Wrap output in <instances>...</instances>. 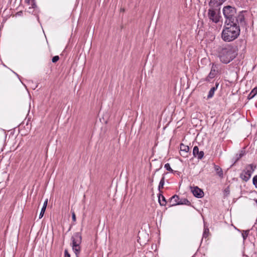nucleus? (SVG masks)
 Masks as SVG:
<instances>
[{
	"label": "nucleus",
	"instance_id": "1",
	"mask_svg": "<svg viewBox=\"0 0 257 257\" xmlns=\"http://www.w3.org/2000/svg\"><path fill=\"white\" fill-rule=\"evenodd\" d=\"M216 52L221 62L228 64L237 55L235 48L229 44H222L217 46Z\"/></svg>",
	"mask_w": 257,
	"mask_h": 257
},
{
	"label": "nucleus",
	"instance_id": "2",
	"mask_svg": "<svg viewBox=\"0 0 257 257\" xmlns=\"http://www.w3.org/2000/svg\"><path fill=\"white\" fill-rule=\"evenodd\" d=\"M221 33V38L225 42H231L236 39L240 34L239 26L232 24H225Z\"/></svg>",
	"mask_w": 257,
	"mask_h": 257
},
{
	"label": "nucleus",
	"instance_id": "3",
	"mask_svg": "<svg viewBox=\"0 0 257 257\" xmlns=\"http://www.w3.org/2000/svg\"><path fill=\"white\" fill-rule=\"evenodd\" d=\"M71 246L76 257H78L81 250V243L82 242V235L80 232H76L71 236Z\"/></svg>",
	"mask_w": 257,
	"mask_h": 257
},
{
	"label": "nucleus",
	"instance_id": "4",
	"mask_svg": "<svg viewBox=\"0 0 257 257\" xmlns=\"http://www.w3.org/2000/svg\"><path fill=\"white\" fill-rule=\"evenodd\" d=\"M236 13V9L230 6H227L223 9V14L226 19L225 24H231L233 23L234 17Z\"/></svg>",
	"mask_w": 257,
	"mask_h": 257
},
{
	"label": "nucleus",
	"instance_id": "5",
	"mask_svg": "<svg viewBox=\"0 0 257 257\" xmlns=\"http://www.w3.org/2000/svg\"><path fill=\"white\" fill-rule=\"evenodd\" d=\"M214 8L210 7L208 11V17L210 21L214 23H217L219 21L220 16L214 10Z\"/></svg>",
	"mask_w": 257,
	"mask_h": 257
},
{
	"label": "nucleus",
	"instance_id": "6",
	"mask_svg": "<svg viewBox=\"0 0 257 257\" xmlns=\"http://www.w3.org/2000/svg\"><path fill=\"white\" fill-rule=\"evenodd\" d=\"M218 72V67L217 64L212 63L211 71L208 74V76L206 78V81H209L211 79H212L215 77L216 74Z\"/></svg>",
	"mask_w": 257,
	"mask_h": 257
},
{
	"label": "nucleus",
	"instance_id": "7",
	"mask_svg": "<svg viewBox=\"0 0 257 257\" xmlns=\"http://www.w3.org/2000/svg\"><path fill=\"white\" fill-rule=\"evenodd\" d=\"M244 23V16L242 12H240L237 16H235L233 23L231 24H233V25L239 26V24L243 25Z\"/></svg>",
	"mask_w": 257,
	"mask_h": 257
},
{
	"label": "nucleus",
	"instance_id": "8",
	"mask_svg": "<svg viewBox=\"0 0 257 257\" xmlns=\"http://www.w3.org/2000/svg\"><path fill=\"white\" fill-rule=\"evenodd\" d=\"M251 174L250 171L246 169L240 174V177L243 181L247 182L250 179Z\"/></svg>",
	"mask_w": 257,
	"mask_h": 257
},
{
	"label": "nucleus",
	"instance_id": "9",
	"mask_svg": "<svg viewBox=\"0 0 257 257\" xmlns=\"http://www.w3.org/2000/svg\"><path fill=\"white\" fill-rule=\"evenodd\" d=\"M189 146H180V154L183 157H187L189 151Z\"/></svg>",
	"mask_w": 257,
	"mask_h": 257
},
{
	"label": "nucleus",
	"instance_id": "10",
	"mask_svg": "<svg viewBox=\"0 0 257 257\" xmlns=\"http://www.w3.org/2000/svg\"><path fill=\"white\" fill-rule=\"evenodd\" d=\"M226 0H210L209 6L212 8H216L221 5Z\"/></svg>",
	"mask_w": 257,
	"mask_h": 257
},
{
	"label": "nucleus",
	"instance_id": "11",
	"mask_svg": "<svg viewBox=\"0 0 257 257\" xmlns=\"http://www.w3.org/2000/svg\"><path fill=\"white\" fill-rule=\"evenodd\" d=\"M193 155L195 157H197L198 159H201L204 156V152L199 151L197 146H195L193 150Z\"/></svg>",
	"mask_w": 257,
	"mask_h": 257
},
{
	"label": "nucleus",
	"instance_id": "12",
	"mask_svg": "<svg viewBox=\"0 0 257 257\" xmlns=\"http://www.w3.org/2000/svg\"><path fill=\"white\" fill-rule=\"evenodd\" d=\"M192 193L195 197L198 198H201L204 195V192L203 191L199 189L198 187L194 188V189L192 190Z\"/></svg>",
	"mask_w": 257,
	"mask_h": 257
},
{
	"label": "nucleus",
	"instance_id": "13",
	"mask_svg": "<svg viewBox=\"0 0 257 257\" xmlns=\"http://www.w3.org/2000/svg\"><path fill=\"white\" fill-rule=\"evenodd\" d=\"M179 196L177 195H175L173 196L170 200V206H175L177 205H179Z\"/></svg>",
	"mask_w": 257,
	"mask_h": 257
},
{
	"label": "nucleus",
	"instance_id": "14",
	"mask_svg": "<svg viewBox=\"0 0 257 257\" xmlns=\"http://www.w3.org/2000/svg\"><path fill=\"white\" fill-rule=\"evenodd\" d=\"M218 85H219V84L218 83H216L215 86L212 87L210 89V91H209L208 96H207V98L209 99L213 97V96L214 94V92L217 89Z\"/></svg>",
	"mask_w": 257,
	"mask_h": 257
},
{
	"label": "nucleus",
	"instance_id": "15",
	"mask_svg": "<svg viewBox=\"0 0 257 257\" xmlns=\"http://www.w3.org/2000/svg\"><path fill=\"white\" fill-rule=\"evenodd\" d=\"M245 147H244L242 150L240 151L239 154H237L236 155L235 161L234 164L236 163L242 156H243L245 154Z\"/></svg>",
	"mask_w": 257,
	"mask_h": 257
},
{
	"label": "nucleus",
	"instance_id": "16",
	"mask_svg": "<svg viewBox=\"0 0 257 257\" xmlns=\"http://www.w3.org/2000/svg\"><path fill=\"white\" fill-rule=\"evenodd\" d=\"M214 169L216 172L217 174L221 178L223 177V174L221 168L217 165H214Z\"/></svg>",
	"mask_w": 257,
	"mask_h": 257
},
{
	"label": "nucleus",
	"instance_id": "17",
	"mask_svg": "<svg viewBox=\"0 0 257 257\" xmlns=\"http://www.w3.org/2000/svg\"><path fill=\"white\" fill-rule=\"evenodd\" d=\"M159 202L161 206H165L167 203L165 197L161 194L159 196Z\"/></svg>",
	"mask_w": 257,
	"mask_h": 257
},
{
	"label": "nucleus",
	"instance_id": "18",
	"mask_svg": "<svg viewBox=\"0 0 257 257\" xmlns=\"http://www.w3.org/2000/svg\"><path fill=\"white\" fill-rule=\"evenodd\" d=\"M257 94V87L254 88L248 96V99L252 98Z\"/></svg>",
	"mask_w": 257,
	"mask_h": 257
},
{
	"label": "nucleus",
	"instance_id": "19",
	"mask_svg": "<svg viewBox=\"0 0 257 257\" xmlns=\"http://www.w3.org/2000/svg\"><path fill=\"white\" fill-rule=\"evenodd\" d=\"M189 205L190 204V201L186 198H183L180 200L179 202V205Z\"/></svg>",
	"mask_w": 257,
	"mask_h": 257
},
{
	"label": "nucleus",
	"instance_id": "20",
	"mask_svg": "<svg viewBox=\"0 0 257 257\" xmlns=\"http://www.w3.org/2000/svg\"><path fill=\"white\" fill-rule=\"evenodd\" d=\"M164 183H165V177H163L160 182L159 187H158V189L160 191L161 189L163 188Z\"/></svg>",
	"mask_w": 257,
	"mask_h": 257
},
{
	"label": "nucleus",
	"instance_id": "21",
	"mask_svg": "<svg viewBox=\"0 0 257 257\" xmlns=\"http://www.w3.org/2000/svg\"><path fill=\"white\" fill-rule=\"evenodd\" d=\"M255 168L256 166L255 165L253 164H250L247 166L246 169H247L248 170L250 171L252 173L255 170Z\"/></svg>",
	"mask_w": 257,
	"mask_h": 257
},
{
	"label": "nucleus",
	"instance_id": "22",
	"mask_svg": "<svg viewBox=\"0 0 257 257\" xmlns=\"http://www.w3.org/2000/svg\"><path fill=\"white\" fill-rule=\"evenodd\" d=\"M248 233H249V230H243V232L242 233V237L243 238V240H245V239H246L248 235Z\"/></svg>",
	"mask_w": 257,
	"mask_h": 257
},
{
	"label": "nucleus",
	"instance_id": "23",
	"mask_svg": "<svg viewBox=\"0 0 257 257\" xmlns=\"http://www.w3.org/2000/svg\"><path fill=\"white\" fill-rule=\"evenodd\" d=\"M165 168L169 172H173V170L172 169V168L170 167V165L169 163H167L164 166Z\"/></svg>",
	"mask_w": 257,
	"mask_h": 257
},
{
	"label": "nucleus",
	"instance_id": "24",
	"mask_svg": "<svg viewBox=\"0 0 257 257\" xmlns=\"http://www.w3.org/2000/svg\"><path fill=\"white\" fill-rule=\"evenodd\" d=\"M0 135L3 139H6L7 135L6 134V132L4 130H0Z\"/></svg>",
	"mask_w": 257,
	"mask_h": 257
},
{
	"label": "nucleus",
	"instance_id": "25",
	"mask_svg": "<svg viewBox=\"0 0 257 257\" xmlns=\"http://www.w3.org/2000/svg\"><path fill=\"white\" fill-rule=\"evenodd\" d=\"M253 184L255 186V188H257V175L253 177L252 179Z\"/></svg>",
	"mask_w": 257,
	"mask_h": 257
},
{
	"label": "nucleus",
	"instance_id": "26",
	"mask_svg": "<svg viewBox=\"0 0 257 257\" xmlns=\"http://www.w3.org/2000/svg\"><path fill=\"white\" fill-rule=\"evenodd\" d=\"M45 210H46V208H45L44 207L42 208L40 213L39 214V218L40 219L42 218V217L43 216Z\"/></svg>",
	"mask_w": 257,
	"mask_h": 257
},
{
	"label": "nucleus",
	"instance_id": "27",
	"mask_svg": "<svg viewBox=\"0 0 257 257\" xmlns=\"http://www.w3.org/2000/svg\"><path fill=\"white\" fill-rule=\"evenodd\" d=\"M59 60V56H55L52 59V61L53 63H56Z\"/></svg>",
	"mask_w": 257,
	"mask_h": 257
},
{
	"label": "nucleus",
	"instance_id": "28",
	"mask_svg": "<svg viewBox=\"0 0 257 257\" xmlns=\"http://www.w3.org/2000/svg\"><path fill=\"white\" fill-rule=\"evenodd\" d=\"M64 257H70V254L69 253L68 250L66 249L64 251Z\"/></svg>",
	"mask_w": 257,
	"mask_h": 257
},
{
	"label": "nucleus",
	"instance_id": "29",
	"mask_svg": "<svg viewBox=\"0 0 257 257\" xmlns=\"http://www.w3.org/2000/svg\"><path fill=\"white\" fill-rule=\"evenodd\" d=\"M72 220L73 222L76 221V218L75 212L74 211L72 212Z\"/></svg>",
	"mask_w": 257,
	"mask_h": 257
},
{
	"label": "nucleus",
	"instance_id": "30",
	"mask_svg": "<svg viewBox=\"0 0 257 257\" xmlns=\"http://www.w3.org/2000/svg\"><path fill=\"white\" fill-rule=\"evenodd\" d=\"M32 8H35L36 7V4H35V3L34 2V0H32Z\"/></svg>",
	"mask_w": 257,
	"mask_h": 257
},
{
	"label": "nucleus",
	"instance_id": "31",
	"mask_svg": "<svg viewBox=\"0 0 257 257\" xmlns=\"http://www.w3.org/2000/svg\"><path fill=\"white\" fill-rule=\"evenodd\" d=\"M229 187H227L225 190H224V192L226 194V195H228L229 194Z\"/></svg>",
	"mask_w": 257,
	"mask_h": 257
},
{
	"label": "nucleus",
	"instance_id": "32",
	"mask_svg": "<svg viewBox=\"0 0 257 257\" xmlns=\"http://www.w3.org/2000/svg\"><path fill=\"white\" fill-rule=\"evenodd\" d=\"M47 203H48V199H46L45 201V202H44L43 207H44L45 208H46V207H47Z\"/></svg>",
	"mask_w": 257,
	"mask_h": 257
},
{
	"label": "nucleus",
	"instance_id": "33",
	"mask_svg": "<svg viewBox=\"0 0 257 257\" xmlns=\"http://www.w3.org/2000/svg\"><path fill=\"white\" fill-rule=\"evenodd\" d=\"M25 2L28 4L30 5L31 3V0H25Z\"/></svg>",
	"mask_w": 257,
	"mask_h": 257
},
{
	"label": "nucleus",
	"instance_id": "34",
	"mask_svg": "<svg viewBox=\"0 0 257 257\" xmlns=\"http://www.w3.org/2000/svg\"><path fill=\"white\" fill-rule=\"evenodd\" d=\"M207 232H208V231H209L208 229H205V231H204V233H206V232H207Z\"/></svg>",
	"mask_w": 257,
	"mask_h": 257
},
{
	"label": "nucleus",
	"instance_id": "35",
	"mask_svg": "<svg viewBox=\"0 0 257 257\" xmlns=\"http://www.w3.org/2000/svg\"><path fill=\"white\" fill-rule=\"evenodd\" d=\"M121 11L124 12V9H121Z\"/></svg>",
	"mask_w": 257,
	"mask_h": 257
},
{
	"label": "nucleus",
	"instance_id": "36",
	"mask_svg": "<svg viewBox=\"0 0 257 257\" xmlns=\"http://www.w3.org/2000/svg\"><path fill=\"white\" fill-rule=\"evenodd\" d=\"M198 135L197 136V139H196V140H197V139H198Z\"/></svg>",
	"mask_w": 257,
	"mask_h": 257
},
{
	"label": "nucleus",
	"instance_id": "37",
	"mask_svg": "<svg viewBox=\"0 0 257 257\" xmlns=\"http://www.w3.org/2000/svg\"><path fill=\"white\" fill-rule=\"evenodd\" d=\"M180 145H183V143H181Z\"/></svg>",
	"mask_w": 257,
	"mask_h": 257
}]
</instances>
